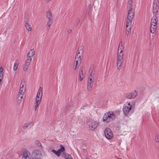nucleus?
Masks as SVG:
<instances>
[{
	"label": "nucleus",
	"mask_w": 159,
	"mask_h": 159,
	"mask_svg": "<svg viewBox=\"0 0 159 159\" xmlns=\"http://www.w3.org/2000/svg\"><path fill=\"white\" fill-rule=\"evenodd\" d=\"M124 52V44L122 42H120L118 47L116 58L117 68L119 70H120L121 68Z\"/></svg>",
	"instance_id": "1"
},
{
	"label": "nucleus",
	"mask_w": 159,
	"mask_h": 159,
	"mask_svg": "<svg viewBox=\"0 0 159 159\" xmlns=\"http://www.w3.org/2000/svg\"><path fill=\"white\" fill-rule=\"evenodd\" d=\"M135 102H127L123 107L124 114L127 116L131 115L134 112L135 109Z\"/></svg>",
	"instance_id": "2"
},
{
	"label": "nucleus",
	"mask_w": 159,
	"mask_h": 159,
	"mask_svg": "<svg viewBox=\"0 0 159 159\" xmlns=\"http://www.w3.org/2000/svg\"><path fill=\"white\" fill-rule=\"evenodd\" d=\"M35 53V51L34 49H31L27 53L23 66V69L24 71L26 72L28 71L29 66Z\"/></svg>",
	"instance_id": "3"
},
{
	"label": "nucleus",
	"mask_w": 159,
	"mask_h": 159,
	"mask_svg": "<svg viewBox=\"0 0 159 159\" xmlns=\"http://www.w3.org/2000/svg\"><path fill=\"white\" fill-rule=\"evenodd\" d=\"M134 16V13H128L126 21V34L128 35L131 30V26L133 18Z\"/></svg>",
	"instance_id": "4"
},
{
	"label": "nucleus",
	"mask_w": 159,
	"mask_h": 159,
	"mask_svg": "<svg viewBox=\"0 0 159 159\" xmlns=\"http://www.w3.org/2000/svg\"><path fill=\"white\" fill-rule=\"evenodd\" d=\"M95 71L93 69L89 70V76L87 83V89L89 91L91 90L93 84Z\"/></svg>",
	"instance_id": "5"
},
{
	"label": "nucleus",
	"mask_w": 159,
	"mask_h": 159,
	"mask_svg": "<svg viewBox=\"0 0 159 159\" xmlns=\"http://www.w3.org/2000/svg\"><path fill=\"white\" fill-rule=\"evenodd\" d=\"M42 95V89L41 88H40L37 93L35 99V102L34 103V107L35 111H36L37 110V108L41 103Z\"/></svg>",
	"instance_id": "6"
},
{
	"label": "nucleus",
	"mask_w": 159,
	"mask_h": 159,
	"mask_svg": "<svg viewBox=\"0 0 159 159\" xmlns=\"http://www.w3.org/2000/svg\"><path fill=\"white\" fill-rule=\"evenodd\" d=\"M115 114L112 111H109L106 113L103 117V121L108 123L113 120L116 117Z\"/></svg>",
	"instance_id": "7"
},
{
	"label": "nucleus",
	"mask_w": 159,
	"mask_h": 159,
	"mask_svg": "<svg viewBox=\"0 0 159 159\" xmlns=\"http://www.w3.org/2000/svg\"><path fill=\"white\" fill-rule=\"evenodd\" d=\"M87 124L89 129L91 130H93L97 127L98 123L97 121L90 119L87 122Z\"/></svg>",
	"instance_id": "8"
},
{
	"label": "nucleus",
	"mask_w": 159,
	"mask_h": 159,
	"mask_svg": "<svg viewBox=\"0 0 159 159\" xmlns=\"http://www.w3.org/2000/svg\"><path fill=\"white\" fill-rule=\"evenodd\" d=\"M21 154L23 159H34L30 156V154L29 152L25 148L21 149Z\"/></svg>",
	"instance_id": "9"
},
{
	"label": "nucleus",
	"mask_w": 159,
	"mask_h": 159,
	"mask_svg": "<svg viewBox=\"0 0 159 159\" xmlns=\"http://www.w3.org/2000/svg\"><path fill=\"white\" fill-rule=\"evenodd\" d=\"M159 0H153L152 4V11L153 13L156 15L158 10Z\"/></svg>",
	"instance_id": "10"
},
{
	"label": "nucleus",
	"mask_w": 159,
	"mask_h": 159,
	"mask_svg": "<svg viewBox=\"0 0 159 159\" xmlns=\"http://www.w3.org/2000/svg\"><path fill=\"white\" fill-rule=\"evenodd\" d=\"M104 134L105 137L108 139H111L113 136V133L109 128L106 129L104 131Z\"/></svg>",
	"instance_id": "11"
},
{
	"label": "nucleus",
	"mask_w": 159,
	"mask_h": 159,
	"mask_svg": "<svg viewBox=\"0 0 159 159\" xmlns=\"http://www.w3.org/2000/svg\"><path fill=\"white\" fill-rule=\"evenodd\" d=\"M132 7V2L131 0H129L128 2V6L127 7V10L129 11L128 13L131 12L132 13H134V9Z\"/></svg>",
	"instance_id": "12"
},
{
	"label": "nucleus",
	"mask_w": 159,
	"mask_h": 159,
	"mask_svg": "<svg viewBox=\"0 0 159 159\" xmlns=\"http://www.w3.org/2000/svg\"><path fill=\"white\" fill-rule=\"evenodd\" d=\"M32 155L34 157H40L42 154L41 151L38 149L35 150L32 153Z\"/></svg>",
	"instance_id": "13"
},
{
	"label": "nucleus",
	"mask_w": 159,
	"mask_h": 159,
	"mask_svg": "<svg viewBox=\"0 0 159 159\" xmlns=\"http://www.w3.org/2000/svg\"><path fill=\"white\" fill-rule=\"evenodd\" d=\"M46 16L48 20H53L52 14L50 10H48L47 11Z\"/></svg>",
	"instance_id": "14"
},
{
	"label": "nucleus",
	"mask_w": 159,
	"mask_h": 159,
	"mask_svg": "<svg viewBox=\"0 0 159 159\" xmlns=\"http://www.w3.org/2000/svg\"><path fill=\"white\" fill-rule=\"evenodd\" d=\"M80 52H78L77 53L75 60H78L80 62H81L83 59V57L80 55Z\"/></svg>",
	"instance_id": "15"
},
{
	"label": "nucleus",
	"mask_w": 159,
	"mask_h": 159,
	"mask_svg": "<svg viewBox=\"0 0 159 159\" xmlns=\"http://www.w3.org/2000/svg\"><path fill=\"white\" fill-rule=\"evenodd\" d=\"M157 25L151 24L150 27V32L152 33H154L156 31Z\"/></svg>",
	"instance_id": "16"
},
{
	"label": "nucleus",
	"mask_w": 159,
	"mask_h": 159,
	"mask_svg": "<svg viewBox=\"0 0 159 159\" xmlns=\"http://www.w3.org/2000/svg\"><path fill=\"white\" fill-rule=\"evenodd\" d=\"M157 18L156 16H154L152 18L151 24L157 25Z\"/></svg>",
	"instance_id": "17"
},
{
	"label": "nucleus",
	"mask_w": 159,
	"mask_h": 159,
	"mask_svg": "<svg viewBox=\"0 0 159 159\" xmlns=\"http://www.w3.org/2000/svg\"><path fill=\"white\" fill-rule=\"evenodd\" d=\"M19 64V60L17 59L16 60L13 67L14 70L16 71L17 69Z\"/></svg>",
	"instance_id": "18"
},
{
	"label": "nucleus",
	"mask_w": 159,
	"mask_h": 159,
	"mask_svg": "<svg viewBox=\"0 0 159 159\" xmlns=\"http://www.w3.org/2000/svg\"><path fill=\"white\" fill-rule=\"evenodd\" d=\"M84 72L83 70H81L80 73V81H81L84 79Z\"/></svg>",
	"instance_id": "19"
},
{
	"label": "nucleus",
	"mask_w": 159,
	"mask_h": 159,
	"mask_svg": "<svg viewBox=\"0 0 159 159\" xmlns=\"http://www.w3.org/2000/svg\"><path fill=\"white\" fill-rule=\"evenodd\" d=\"M32 121H30L28 123H25L24 124L23 126V129L24 130L26 128L29 127V126L32 124Z\"/></svg>",
	"instance_id": "20"
},
{
	"label": "nucleus",
	"mask_w": 159,
	"mask_h": 159,
	"mask_svg": "<svg viewBox=\"0 0 159 159\" xmlns=\"http://www.w3.org/2000/svg\"><path fill=\"white\" fill-rule=\"evenodd\" d=\"M53 20H48L47 23V26L48 29H49L51 27L52 23Z\"/></svg>",
	"instance_id": "21"
},
{
	"label": "nucleus",
	"mask_w": 159,
	"mask_h": 159,
	"mask_svg": "<svg viewBox=\"0 0 159 159\" xmlns=\"http://www.w3.org/2000/svg\"><path fill=\"white\" fill-rule=\"evenodd\" d=\"M20 87L26 88L25 81L24 80H21L20 84Z\"/></svg>",
	"instance_id": "22"
},
{
	"label": "nucleus",
	"mask_w": 159,
	"mask_h": 159,
	"mask_svg": "<svg viewBox=\"0 0 159 159\" xmlns=\"http://www.w3.org/2000/svg\"><path fill=\"white\" fill-rule=\"evenodd\" d=\"M25 90L26 88L20 87L18 94L24 95L25 91Z\"/></svg>",
	"instance_id": "23"
},
{
	"label": "nucleus",
	"mask_w": 159,
	"mask_h": 159,
	"mask_svg": "<svg viewBox=\"0 0 159 159\" xmlns=\"http://www.w3.org/2000/svg\"><path fill=\"white\" fill-rule=\"evenodd\" d=\"M25 26L26 29L29 31H31L32 30V27L28 23L25 24Z\"/></svg>",
	"instance_id": "24"
},
{
	"label": "nucleus",
	"mask_w": 159,
	"mask_h": 159,
	"mask_svg": "<svg viewBox=\"0 0 159 159\" xmlns=\"http://www.w3.org/2000/svg\"><path fill=\"white\" fill-rule=\"evenodd\" d=\"M23 95L18 94L17 99L18 100V103L20 104L22 101V99L23 98Z\"/></svg>",
	"instance_id": "25"
},
{
	"label": "nucleus",
	"mask_w": 159,
	"mask_h": 159,
	"mask_svg": "<svg viewBox=\"0 0 159 159\" xmlns=\"http://www.w3.org/2000/svg\"><path fill=\"white\" fill-rule=\"evenodd\" d=\"M3 69L2 67H0V79H2L3 75Z\"/></svg>",
	"instance_id": "26"
},
{
	"label": "nucleus",
	"mask_w": 159,
	"mask_h": 159,
	"mask_svg": "<svg viewBox=\"0 0 159 159\" xmlns=\"http://www.w3.org/2000/svg\"><path fill=\"white\" fill-rule=\"evenodd\" d=\"M130 93L133 98H135L137 94V92L136 91H134Z\"/></svg>",
	"instance_id": "27"
},
{
	"label": "nucleus",
	"mask_w": 159,
	"mask_h": 159,
	"mask_svg": "<svg viewBox=\"0 0 159 159\" xmlns=\"http://www.w3.org/2000/svg\"><path fill=\"white\" fill-rule=\"evenodd\" d=\"M60 148L58 150V151H59L61 153L65 151V148L64 147L61 145H60Z\"/></svg>",
	"instance_id": "28"
},
{
	"label": "nucleus",
	"mask_w": 159,
	"mask_h": 159,
	"mask_svg": "<svg viewBox=\"0 0 159 159\" xmlns=\"http://www.w3.org/2000/svg\"><path fill=\"white\" fill-rule=\"evenodd\" d=\"M29 22V18L28 16H26L25 17L24 24L28 23Z\"/></svg>",
	"instance_id": "29"
},
{
	"label": "nucleus",
	"mask_w": 159,
	"mask_h": 159,
	"mask_svg": "<svg viewBox=\"0 0 159 159\" xmlns=\"http://www.w3.org/2000/svg\"><path fill=\"white\" fill-rule=\"evenodd\" d=\"M125 97L128 99H131L133 98L131 96V94L130 93H127L125 95Z\"/></svg>",
	"instance_id": "30"
},
{
	"label": "nucleus",
	"mask_w": 159,
	"mask_h": 159,
	"mask_svg": "<svg viewBox=\"0 0 159 159\" xmlns=\"http://www.w3.org/2000/svg\"><path fill=\"white\" fill-rule=\"evenodd\" d=\"M35 143L36 145L38 146H41V144L40 141L38 140H36L35 142Z\"/></svg>",
	"instance_id": "31"
},
{
	"label": "nucleus",
	"mask_w": 159,
	"mask_h": 159,
	"mask_svg": "<svg viewBox=\"0 0 159 159\" xmlns=\"http://www.w3.org/2000/svg\"><path fill=\"white\" fill-rule=\"evenodd\" d=\"M78 64H77V63H74V64L73 65V69L74 70H76L78 68V66H77Z\"/></svg>",
	"instance_id": "32"
},
{
	"label": "nucleus",
	"mask_w": 159,
	"mask_h": 159,
	"mask_svg": "<svg viewBox=\"0 0 159 159\" xmlns=\"http://www.w3.org/2000/svg\"><path fill=\"white\" fill-rule=\"evenodd\" d=\"M155 139L157 142L159 141V135L158 134H157L156 135Z\"/></svg>",
	"instance_id": "33"
},
{
	"label": "nucleus",
	"mask_w": 159,
	"mask_h": 159,
	"mask_svg": "<svg viewBox=\"0 0 159 159\" xmlns=\"http://www.w3.org/2000/svg\"><path fill=\"white\" fill-rule=\"evenodd\" d=\"M61 154V153L59 151H58V150L57 151L56 153V155L57 156H58V157L60 156V155Z\"/></svg>",
	"instance_id": "34"
},
{
	"label": "nucleus",
	"mask_w": 159,
	"mask_h": 159,
	"mask_svg": "<svg viewBox=\"0 0 159 159\" xmlns=\"http://www.w3.org/2000/svg\"><path fill=\"white\" fill-rule=\"evenodd\" d=\"M75 62L74 63H77V64H78L79 65H80L81 63V62H80L78 60H75Z\"/></svg>",
	"instance_id": "35"
},
{
	"label": "nucleus",
	"mask_w": 159,
	"mask_h": 159,
	"mask_svg": "<svg viewBox=\"0 0 159 159\" xmlns=\"http://www.w3.org/2000/svg\"><path fill=\"white\" fill-rule=\"evenodd\" d=\"M45 1L46 3H49L51 1V0H45Z\"/></svg>",
	"instance_id": "36"
},
{
	"label": "nucleus",
	"mask_w": 159,
	"mask_h": 159,
	"mask_svg": "<svg viewBox=\"0 0 159 159\" xmlns=\"http://www.w3.org/2000/svg\"><path fill=\"white\" fill-rule=\"evenodd\" d=\"M72 32V30L71 29H69L67 30V32L69 33H71Z\"/></svg>",
	"instance_id": "37"
},
{
	"label": "nucleus",
	"mask_w": 159,
	"mask_h": 159,
	"mask_svg": "<svg viewBox=\"0 0 159 159\" xmlns=\"http://www.w3.org/2000/svg\"><path fill=\"white\" fill-rule=\"evenodd\" d=\"M52 152L56 155L57 151H56L55 150L53 149L52 150Z\"/></svg>",
	"instance_id": "38"
},
{
	"label": "nucleus",
	"mask_w": 159,
	"mask_h": 159,
	"mask_svg": "<svg viewBox=\"0 0 159 159\" xmlns=\"http://www.w3.org/2000/svg\"><path fill=\"white\" fill-rule=\"evenodd\" d=\"M91 5H89L88 6V8L89 9H90L91 8Z\"/></svg>",
	"instance_id": "39"
},
{
	"label": "nucleus",
	"mask_w": 159,
	"mask_h": 159,
	"mask_svg": "<svg viewBox=\"0 0 159 159\" xmlns=\"http://www.w3.org/2000/svg\"><path fill=\"white\" fill-rule=\"evenodd\" d=\"M2 79H0V84H1L2 82Z\"/></svg>",
	"instance_id": "40"
},
{
	"label": "nucleus",
	"mask_w": 159,
	"mask_h": 159,
	"mask_svg": "<svg viewBox=\"0 0 159 159\" xmlns=\"http://www.w3.org/2000/svg\"><path fill=\"white\" fill-rule=\"evenodd\" d=\"M80 49V48H79V51Z\"/></svg>",
	"instance_id": "41"
},
{
	"label": "nucleus",
	"mask_w": 159,
	"mask_h": 159,
	"mask_svg": "<svg viewBox=\"0 0 159 159\" xmlns=\"http://www.w3.org/2000/svg\"><path fill=\"white\" fill-rule=\"evenodd\" d=\"M68 159H72V158H70Z\"/></svg>",
	"instance_id": "42"
}]
</instances>
